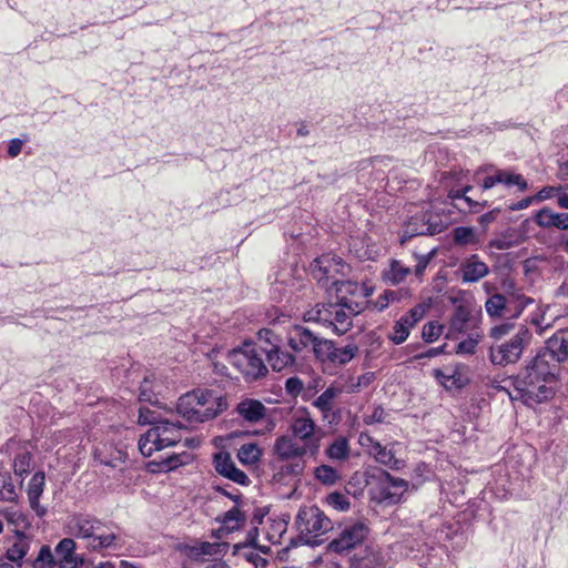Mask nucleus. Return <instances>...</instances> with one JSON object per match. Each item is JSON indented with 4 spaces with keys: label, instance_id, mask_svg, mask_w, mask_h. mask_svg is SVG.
<instances>
[{
    "label": "nucleus",
    "instance_id": "6e6d98bb",
    "mask_svg": "<svg viewBox=\"0 0 568 568\" xmlns=\"http://www.w3.org/2000/svg\"><path fill=\"white\" fill-rule=\"evenodd\" d=\"M305 468V463L303 460H296L293 463H288L282 467V473L290 474L294 477H298L303 474Z\"/></svg>",
    "mask_w": 568,
    "mask_h": 568
},
{
    "label": "nucleus",
    "instance_id": "3c124183",
    "mask_svg": "<svg viewBox=\"0 0 568 568\" xmlns=\"http://www.w3.org/2000/svg\"><path fill=\"white\" fill-rule=\"evenodd\" d=\"M478 344L477 337H468L462 342H459L456 346L457 354H474L476 346Z\"/></svg>",
    "mask_w": 568,
    "mask_h": 568
},
{
    "label": "nucleus",
    "instance_id": "cd10ccee",
    "mask_svg": "<svg viewBox=\"0 0 568 568\" xmlns=\"http://www.w3.org/2000/svg\"><path fill=\"white\" fill-rule=\"evenodd\" d=\"M234 555L239 559H243L252 565L253 568H265L268 562L267 559L262 557L258 550L250 544L235 545Z\"/></svg>",
    "mask_w": 568,
    "mask_h": 568
},
{
    "label": "nucleus",
    "instance_id": "6ab92c4d",
    "mask_svg": "<svg viewBox=\"0 0 568 568\" xmlns=\"http://www.w3.org/2000/svg\"><path fill=\"white\" fill-rule=\"evenodd\" d=\"M331 260L326 256L316 258L313 265L312 274L314 278H316L320 283L323 282V285H332L336 286L337 292H348L354 293L357 290V284L349 281H338L335 280L331 274L329 270Z\"/></svg>",
    "mask_w": 568,
    "mask_h": 568
},
{
    "label": "nucleus",
    "instance_id": "f03ea898",
    "mask_svg": "<svg viewBox=\"0 0 568 568\" xmlns=\"http://www.w3.org/2000/svg\"><path fill=\"white\" fill-rule=\"evenodd\" d=\"M364 311L363 303L342 297L337 303L317 304L304 314L306 322L320 323L343 335L353 326V317Z\"/></svg>",
    "mask_w": 568,
    "mask_h": 568
},
{
    "label": "nucleus",
    "instance_id": "c85d7f7f",
    "mask_svg": "<svg viewBox=\"0 0 568 568\" xmlns=\"http://www.w3.org/2000/svg\"><path fill=\"white\" fill-rule=\"evenodd\" d=\"M326 457L332 462H345L349 458V442L344 436L336 437L325 449Z\"/></svg>",
    "mask_w": 568,
    "mask_h": 568
},
{
    "label": "nucleus",
    "instance_id": "ea45409f",
    "mask_svg": "<svg viewBox=\"0 0 568 568\" xmlns=\"http://www.w3.org/2000/svg\"><path fill=\"white\" fill-rule=\"evenodd\" d=\"M410 270L404 266L400 262L393 261L390 264V268L386 273V278L393 284H399L406 278Z\"/></svg>",
    "mask_w": 568,
    "mask_h": 568
},
{
    "label": "nucleus",
    "instance_id": "0e129e2a",
    "mask_svg": "<svg viewBox=\"0 0 568 568\" xmlns=\"http://www.w3.org/2000/svg\"><path fill=\"white\" fill-rule=\"evenodd\" d=\"M489 247L504 251L508 250L511 246V243L506 239H493L489 241Z\"/></svg>",
    "mask_w": 568,
    "mask_h": 568
},
{
    "label": "nucleus",
    "instance_id": "0eeeda50",
    "mask_svg": "<svg viewBox=\"0 0 568 568\" xmlns=\"http://www.w3.org/2000/svg\"><path fill=\"white\" fill-rule=\"evenodd\" d=\"M68 528L74 537L87 539L88 546L93 550L111 548L118 538L114 532H105V525L90 515H74L69 520Z\"/></svg>",
    "mask_w": 568,
    "mask_h": 568
},
{
    "label": "nucleus",
    "instance_id": "de8ad7c7",
    "mask_svg": "<svg viewBox=\"0 0 568 568\" xmlns=\"http://www.w3.org/2000/svg\"><path fill=\"white\" fill-rule=\"evenodd\" d=\"M272 532H268V539L273 542H280L282 535L286 531L287 521L284 519L273 520Z\"/></svg>",
    "mask_w": 568,
    "mask_h": 568
},
{
    "label": "nucleus",
    "instance_id": "9b49d317",
    "mask_svg": "<svg viewBox=\"0 0 568 568\" xmlns=\"http://www.w3.org/2000/svg\"><path fill=\"white\" fill-rule=\"evenodd\" d=\"M324 339L320 334L301 324L291 326L286 333L287 345L293 352L313 353L315 357H317Z\"/></svg>",
    "mask_w": 568,
    "mask_h": 568
},
{
    "label": "nucleus",
    "instance_id": "052dcab7",
    "mask_svg": "<svg viewBox=\"0 0 568 568\" xmlns=\"http://www.w3.org/2000/svg\"><path fill=\"white\" fill-rule=\"evenodd\" d=\"M24 141L21 139H12L8 145V154L10 158H16L21 152Z\"/></svg>",
    "mask_w": 568,
    "mask_h": 568
},
{
    "label": "nucleus",
    "instance_id": "393cba45",
    "mask_svg": "<svg viewBox=\"0 0 568 568\" xmlns=\"http://www.w3.org/2000/svg\"><path fill=\"white\" fill-rule=\"evenodd\" d=\"M473 190V186L471 185H466L462 189H452L449 192H448V197L452 199L453 201H459L462 202L464 205L462 204H455V206L458 209V210H465L467 209L469 212H473V213H478L480 212L485 206L488 205L487 201H483V202H479V201H475L473 200L471 197H469L467 195V193L469 191Z\"/></svg>",
    "mask_w": 568,
    "mask_h": 568
},
{
    "label": "nucleus",
    "instance_id": "bf43d9fd",
    "mask_svg": "<svg viewBox=\"0 0 568 568\" xmlns=\"http://www.w3.org/2000/svg\"><path fill=\"white\" fill-rule=\"evenodd\" d=\"M214 489L224 495L225 497L230 498L231 500H233L236 505L241 501L242 495L237 489H233L230 491L220 485L214 486Z\"/></svg>",
    "mask_w": 568,
    "mask_h": 568
},
{
    "label": "nucleus",
    "instance_id": "bb28decb",
    "mask_svg": "<svg viewBox=\"0 0 568 568\" xmlns=\"http://www.w3.org/2000/svg\"><path fill=\"white\" fill-rule=\"evenodd\" d=\"M264 356L273 371L282 372L283 369L293 366L295 363V357L291 353L281 348V346L276 348H264Z\"/></svg>",
    "mask_w": 568,
    "mask_h": 568
},
{
    "label": "nucleus",
    "instance_id": "412c9836",
    "mask_svg": "<svg viewBox=\"0 0 568 568\" xmlns=\"http://www.w3.org/2000/svg\"><path fill=\"white\" fill-rule=\"evenodd\" d=\"M535 222L544 229L556 227L561 231L568 230V212L557 213L549 207H542L535 215Z\"/></svg>",
    "mask_w": 568,
    "mask_h": 568
},
{
    "label": "nucleus",
    "instance_id": "ddd939ff",
    "mask_svg": "<svg viewBox=\"0 0 568 568\" xmlns=\"http://www.w3.org/2000/svg\"><path fill=\"white\" fill-rule=\"evenodd\" d=\"M359 352L356 344L351 343L344 347H336L335 343L325 338L317 355V359L323 363H329L335 366L348 364Z\"/></svg>",
    "mask_w": 568,
    "mask_h": 568
},
{
    "label": "nucleus",
    "instance_id": "4d7b16f0",
    "mask_svg": "<svg viewBox=\"0 0 568 568\" xmlns=\"http://www.w3.org/2000/svg\"><path fill=\"white\" fill-rule=\"evenodd\" d=\"M54 562L53 555L49 546H42L38 552V564L41 567H49Z\"/></svg>",
    "mask_w": 568,
    "mask_h": 568
},
{
    "label": "nucleus",
    "instance_id": "7c9ffc66",
    "mask_svg": "<svg viewBox=\"0 0 568 568\" xmlns=\"http://www.w3.org/2000/svg\"><path fill=\"white\" fill-rule=\"evenodd\" d=\"M342 393H344V387L331 385L316 399H314L313 406L325 415L332 412L334 399Z\"/></svg>",
    "mask_w": 568,
    "mask_h": 568
},
{
    "label": "nucleus",
    "instance_id": "37998d69",
    "mask_svg": "<svg viewBox=\"0 0 568 568\" xmlns=\"http://www.w3.org/2000/svg\"><path fill=\"white\" fill-rule=\"evenodd\" d=\"M406 227L407 233L413 234L414 236L433 234L430 226L425 223L424 216L413 217L407 223Z\"/></svg>",
    "mask_w": 568,
    "mask_h": 568
},
{
    "label": "nucleus",
    "instance_id": "a18cd8bd",
    "mask_svg": "<svg viewBox=\"0 0 568 568\" xmlns=\"http://www.w3.org/2000/svg\"><path fill=\"white\" fill-rule=\"evenodd\" d=\"M443 333V326L435 322H428L423 326L422 337L425 342L432 343L436 341Z\"/></svg>",
    "mask_w": 568,
    "mask_h": 568
},
{
    "label": "nucleus",
    "instance_id": "7ed1b4c3",
    "mask_svg": "<svg viewBox=\"0 0 568 568\" xmlns=\"http://www.w3.org/2000/svg\"><path fill=\"white\" fill-rule=\"evenodd\" d=\"M227 407L226 400L213 390L195 389L182 395L176 410L189 423H204L215 418Z\"/></svg>",
    "mask_w": 568,
    "mask_h": 568
},
{
    "label": "nucleus",
    "instance_id": "5fc2aeb1",
    "mask_svg": "<svg viewBox=\"0 0 568 568\" xmlns=\"http://www.w3.org/2000/svg\"><path fill=\"white\" fill-rule=\"evenodd\" d=\"M14 486L4 477L0 478V499L12 500L14 499Z\"/></svg>",
    "mask_w": 568,
    "mask_h": 568
},
{
    "label": "nucleus",
    "instance_id": "c03bdc74",
    "mask_svg": "<svg viewBox=\"0 0 568 568\" xmlns=\"http://www.w3.org/2000/svg\"><path fill=\"white\" fill-rule=\"evenodd\" d=\"M139 399L146 403H155L156 396L153 388V381L145 377L140 386Z\"/></svg>",
    "mask_w": 568,
    "mask_h": 568
},
{
    "label": "nucleus",
    "instance_id": "4c0bfd02",
    "mask_svg": "<svg viewBox=\"0 0 568 568\" xmlns=\"http://www.w3.org/2000/svg\"><path fill=\"white\" fill-rule=\"evenodd\" d=\"M375 379V374L372 372L365 373L356 378H349L344 387V392L352 394L367 387Z\"/></svg>",
    "mask_w": 568,
    "mask_h": 568
},
{
    "label": "nucleus",
    "instance_id": "69168bd1",
    "mask_svg": "<svg viewBox=\"0 0 568 568\" xmlns=\"http://www.w3.org/2000/svg\"><path fill=\"white\" fill-rule=\"evenodd\" d=\"M182 465V460L179 455H172L163 460V468L171 470Z\"/></svg>",
    "mask_w": 568,
    "mask_h": 568
},
{
    "label": "nucleus",
    "instance_id": "e433bc0d",
    "mask_svg": "<svg viewBox=\"0 0 568 568\" xmlns=\"http://www.w3.org/2000/svg\"><path fill=\"white\" fill-rule=\"evenodd\" d=\"M469 320L470 312L464 306H458L452 316L450 327L454 332H465Z\"/></svg>",
    "mask_w": 568,
    "mask_h": 568
},
{
    "label": "nucleus",
    "instance_id": "473e14b6",
    "mask_svg": "<svg viewBox=\"0 0 568 568\" xmlns=\"http://www.w3.org/2000/svg\"><path fill=\"white\" fill-rule=\"evenodd\" d=\"M74 549L75 542L71 538H64L58 544L55 554L61 558L60 568H74Z\"/></svg>",
    "mask_w": 568,
    "mask_h": 568
},
{
    "label": "nucleus",
    "instance_id": "2eb2a0df",
    "mask_svg": "<svg viewBox=\"0 0 568 568\" xmlns=\"http://www.w3.org/2000/svg\"><path fill=\"white\" fill-rule=\"evenodd\" d=\"M291 430L294 437L301 439L303 445H315V455L320 449V436H316V425L308 413L295 415L291 423Z\"/></svg>",
    "mask_w": 568,
    "mask_h": 568
},
{
    "label": "nucleus",
    "instance_id": "6e6552de",
    "mask_svg": "<svg viewBox=\"0 0 568 568\" xmlns=\"http://www.w3.org/2000/svg\"><path fill=\"white\" fill-rule=\"evenodd\" d=\"M295 526L298 539L310 546L322 544L321 536L333 529L332 520L317 507H302L296 516Z\"/></svg>",
    "mask_w": 568,
    "mask_h": 568
},
{
    "label": "nucleus",
    "instance_id": "a878e982",
    "mask_svg": "<svg viewBox=\"0 0 568 568\" xmlns=\"http://www.w3.org/2000/svg\"><path fill=\"white\" fill-rule=\"evenodd\" d=\"M387 485L382 490V499L389 504H396L400 500L403 494L408 488V481L402 478L393 477L385 473Z\"/></svg>",
    "mask_w": 568,
    "mask_h": 568
},
{
    "label": "nucleus",
    "instance_id": "09e8293b",
    "mask_svg": "<svg viewBox=\"0 0 568 568\" xmlns=\"http://www.w3.org/2000/svg\"><path fill=\"white\" fill-rule=\"evenodd\" d=\"M30 460H31V455L30 454H23V455H20L16 460H14V473L16 475H19V476H23V475H27L30 473Z\"/></svg>",
    "mask_w": 568,
    "mask_h": 568
},
{
    "label": "nucleus",
    "instance_id": "13d9d810",
    "mask_svg": "<svg viewBox=\"0 0 568 568\" xmlns=\"http://www.w3.org/2000/svg\"><path fill=\"white\" fill-rule=\"evenodd\" d=\"M285 388L287 393L297 395L303 389V383L298 377H290L286 379Z\"/></svg>",
    "mask_w": 568,
    "mask_h": 568
},
{
    "label": "nucleus",
    "instance_id": "aec40b11",
    "mask_svg": "<svg viewBox=\"0 0 568 568\" xmlns=\"http://www.w3.org/2000/svg\"><path fill=\"white\" fill-rule=\"evenodd\" d=\"M496 184H504L507 187L517 186L519 191H526L528 183L521 174L508 170H495L494 174L486 176L479 183L483 191L493 189Z\"/></svg>",
    "mask_w": 568,
    "mask_h": 568
},
{
    "label": "nucleus",
    "instance_id": "a19ab883",
    "mask_svg": "<svg viewBox=\"0 0 568 568\" xmlns=\"http://www.w3.org/2000/svg\"><path fill=\"white\" fill-rule=\"evenodd\" d=\"M404 294H406V292H404L402 290H399V291L387 290L376 298L375 308L378 310L379 312L384 311L390 303L398 302Z\"/></svg>",
    "mask_w": 568,
    "mask_h": 568
},
{
    "label": "nucleus",
    "instance_id": "a211bd4d",
    "mask_svg": "<svg viewBox=\"0 0 568 568\" xmlns=\"http://www.w3.org/2000/svg\"><path fill=\"white\" fill-rule=\"evenodd\" d=\"M215 470L223 477L242 486H248L251 480L247 475L239 469L227 452H219L213 457Z\"/></svg>",
    "mask_w": 568,
    "mask_h": 568
},
{
    "label": "nucleus",
    "instance_id": "f257e3e1",
    "mask_svg": "<svg viewBox=\"0 0 568 568\" xmlns=\"http://www.w3.org/2000/svg\"><path fill=\"white\" fill-rule=\"evenodd\" d=\"M558 373L536 357L526 365L515 377V399H520L525 405L532 406L550 399L554 395V384Z\"/></svg>",
    "mask_w": 568,
    "mask_h": 568
},
{
    "label": "nucleus",
    "instance_id": "9d476101",
    "mask_svg": "<svg viewBox=\"0 0 568 568\" xmlns=\"http://www.w3.org/2000/svg\"><path fill=\"white\" fill-rule=\"evenodd\" d=\"M368 527L362 521L339 527L336 536L328 542L327 550L337 555L348 554L361 546L368 535Z\"/></svg>",
    "mask_w": 568,
    "mask_h": 568
},
{
    "label": "nucleus",
    "instance_id": "1a4fd4ad",
    "mask_svg": "<svg viewBox=\"0 0 568 568\" xmlns=\"http://www.w3.org/2000/svg\"><path fill=\"white\" fill-rule=\"evenodd\" d=\"M530 339L531 333L525 325H521L509 341L496 343L489 347L490 362L497 366L517 363Z\"/></svg>",
    "mask_w": 568,
    "mask_h": 568
},
{
    "label": "nucleus",
    "instance_id": "603ef678",
    "mask_svg": "<svg viewBox=\"0 0 568 568\" xmlns=\"http://www.w3.org/2000/svg\"><path fill=\"white\" fill-rule=\"evenodd\" d=\"M27 554V547L23 542H16L12 547H10L7 551V558L10 561H19Z\"/></svg>",
    "mask_w": 568,
    "mask_h": 568
},
{
    "label": "nucleus",
    "instance_id": "dca6fc26",
    "mask_svg": "<svg viewBox=\"0 0 568 568\" xmlns=\"http://www.w3.org/2000/svg\"><path fill=\"white\" fill-rule=\"evenodd\" d=\"M361 444L366 446L368 453L375 458V460L390 469L398 470L404 467V460L396 458L392 449L383 446L379 442L375 440L368 435H361Z\"/></svg>",
    "mask_w": 568,
    "mask_h": 568
},
{
    "label": "nucleus",
    "instance_id": "774afa93",
    "mask_svg": "<svg viewBox=\"0 0 568 568\" xmlns=\"http://www.w3.org/2000/svg\"><path fill=\"white\" fill-rule=\"evenodd\" d=\"M496 219L495 211L487 212L478 217V223L483 227H487Z\"/></svg>",
    "mask_w": 568,
    "mask_h": 568
},
{
    "label": "nucleus",
    "instance_id": "4468645a",
    "mask_svg": "<svg viewBox=\"0 0 568 568\" xmlns=\"http://www.w3.org/2000/svg\"><path fill=\"white\" fill-rule=\"evenodd\" d=\"M426 310L423 305H416L407 314L394 323L392 333L388 335L395 345L403 344L409 336L410 329L425 316Z\"/></svg>",
    "mask_w": 568,
    "mask_h": 568
},
{
    "label": "nucleus",
    "instance_id": "72a5a7b5",
    "mask_svg": "<svg viewBox=\"0 0 568 568\" xmlns=\"http://www.w3.org/2000/svg\"><path fill=\"white\" fill-rule=\"evenodd\" d=\"M453 240L456 245L477 246L480 242L479 236L473 227L457 226L453 230Z\"/></svg>",
    "mask_w": 568,
    "mask_h": 568
},
{
    "label": "nucleus",
    "instance_id": "2f4dec72",
    "mask_svg": "<svg viewBox=\"0 0 568 568\" xmlns=\"http://www.w3.org/2000/svg\"><path fill=\"white\" fill-rule=\"evenodd\" d=\"M313 475L314 478L324 486H334L342 479L339 471L326 464L315 467Z\"/></svg>",
    "mask_w": 568,
    "mask_h": 568
},
{
    "label": "nucleus",
    "instance_id": "49530a36",
    "mask_svg": "<svg viewBox=\"0 0 568 568\" xmlns=\"http://www.w3.org/2000/svg\"><path fill=\"white\" fill-rule=\"evenodd\" d=\"M514 329V323L510 320L500 324L494 325L489 329V336L496 341H499L504 336L508 335Z\"/></svg>",
    "mask_w": 568,
    "mask_h": 568
},
{
    "label": "nucleus",
    "instance_id": "20e7f679",
    "mask_svg": "<svg viewBox=\"0 0 568 568\" xmlns=\"http://www.w3.org/2000/svg\"><path fill=\"white\" fill-rule=\"evenodd\" d=\"M139 422L151 427L140 436L138 447L141 454L150 457L153 453L175 446L182 439L183 425L169 419L150 420L144 410L140 409Z\"/></svg>",
    "mask_w": 568,
    "mask_h": 568
},
{
    "label": "nucleus",
    "instance_id": "423d86ee",
    "mask_svg": "<svg viewBox=\"0 0 568 568\" xmlns=\"http://www.w3.org/2000/svg\"><path fill=\"white\" fill-rule=\"evenodd\" d=\"M227 359L246 382L258 381L268 373L264 361V348L253 342H245L241 347L232 349Z\"/></svg>",
    "mask_w": 568,
    "mask_h": 568
},
{
    "label": "nucleus",
    "instance_id": "f704fd0d",
    "mask_svg": "<svg viewBox=\"0 0 568 568\" xmlns=\"http://www.w3.org/2000/svg\"><path fill=\"white\" fill-rule=\"evenodd\" d=\"M261 455V449L256 444H244L237 450V458L244 465L256 464Z\"/></svg>",
    "mask_w": 568,
    "mask_h": 568
},
{
    "label": "nucleus",
    "instance_id": "b1692460",
    "mask_svg": "<svg viewBox=\"0 0 568 568\" xmlns=\"http://www.w3.org/2000/svg\"><path fill=\"white\" fill-rule=\"evenodd\" d=\"M236 412L246 422L257 423L265 417L266 407L257 399L245 398L237 404Z\"/></svg>",
    "mask_w": 568,
    "mask_h": 568
},
{
    "label": "nucleus",
    "instance_id": "e2e57ef3",
    "mask_svg": "<svg viewBox=\"0 0 568 568\" xmlns=\"http://www.w3.org/2000/svg\"><path fill=\"white\" fill-rule=\"evenodd\" d=\"M126 456L122 452H118L116 456L111 459H101V463L110 466V467H118L120 464L125 463Z\"/></svg>",
    "mask_w": 568,
    "mask_h": 568
},
{
    "label": "nucleus",
    "instance_id": "4be33fe9",
    "mask_svg": "<svg viewBox=\"0 0 568 568\" xmlns=\"http://www.w3.org/2000/svg\"><path fill=\"white\" fill-rule=\"evenodd\" d=\"M460 272L463 282L475 283L484 278L489 273V268L485 262L479 260L478 255H471L462 264Z\"/></svg>",
    "mask_w": 568,
    "mask_h": 568
},
{
    "label": "nucleus",
    "instance_id": "39448f33",
    "mask_svg": "<svg viewBox=\"0 0 568 568\" xmlns=\"http://www.w3.org/2000/svg\"><path fill=\"white\" fill-rule=\"evenodd\" d=\"M504 292L491 294L485 302L486 313L493 318L514 320L535 304V300L525 295L513 282L504 283Z\"/></svg>",
    "mask_w": 568,
    "mask_h": 568
},
{
    "label": "nucleus",
    "instance_id": "c9c22d12",
    "mask_svg": "<svg viewBox=\"0 0 568 568\" xmlns=\"http://www.w3.org/2000/svg\"><path fill=\"white\" fill-rule=\"evenodd\" d=\"M435 377L447 389L462 388L465 385L464 377L457 372L446 374L437 369L435 371Z\"/></svg>",
    "mask_w": 568,
    "mask_h": 568
},
{
    "label": "nucleus",
    "instance_id": "79ce46f5",
    "mask_svg": "<svg viewBox=\"0 0 568 568\" xmlns=\"http://www.w3.org/2000/svg\"><path fill=\"white\" fill-rule=\"evenodd\" d=\"M326 504L338 511H345L351 506L348 497L339 491L328 494L326 497Z\"/></svg>",
    "mask_w": 568,
    "mask_h": 568
},
{
    "label": "nucleus",
    "instance_id": "c756f323",
    "mask_svg": "<svg viewBox=\"0 0 568 568\" xmlns=\"http://www.w3.org/2000/svg\"><path fill=\"white\" fill-rule=\"evenodd\" d=\"M217 520L222 524L223 529L227 530L229 532H233L240 530L244 526L246 516L237 506H234L222 516H220Z\"/></svg>",
    "mask_w": 568,
    "mask_h": 568
},
{
    "label": "nucleus",
    "instance_id": "5701e85b",
    "mask_svg": "<svg viewBox=\"0 0 568 568\" xmlns=\"http://www.w3.org/2000/svg\"><path fill=\"white\" fill-rule=\"evenodd\" d=\"M227 550V542L200 541L190 548L189 555L195 560H205L206 557L223 556Z\"/></svg>",
    "mask_w": 568,
    "mask_h": 568
},
{
    "label": "nucleus",
    "instance_id": "680f3d73",
    "mask_svg": "<svg viewBox=\"0 0 568 568\" xmlns=\"http://www.w3.org/2000/svg\"><path fill=\"white\" fill-rule=\"evenodd\" d=\"M534 202H536L535 199H534V195L532 196H528V197L521 199L518 202H515V203L510 204L509 209L511 211H521V210H525L528 206H530Z\"/></svg>",
    "mask_w": 568,
    "mask_h": 568
},
{
    "label": "nucleus",
    "instance_id": "864d4df0",
    "mask_svg": "<svg viewBox=\"0 0 568 568\" xmlns=\"http://www.w3.org/2000/svg\"><path fill=\"white\" fill-rule=\"evenodd\" d=\"M385 410L381 406H376L371 414L364 416L363 420L366 425L385 422Z\"/></svg>",
    "mask_w": 568,
    "mask_h": 568
},
{
    "label": "nucleus",
    "instance_id": "58836bf2",
    "mask_svg": "<svg viewBox=\"0 0 568 568\" xmlns=\"http://www.w3.org/2000/svg\"><path fill=\"white\" fill-rule=\"evenodd\" d=\"M281 337L270 328H262L257 333V346L263 348H276L281 346Z\"/></svg>",
    "mask_w": 568,
    "mask_h": 568
},
{
    "label": "nucleus",
    "instance_id": "8fccbe9b",
    "mask_svg": "<svg viewBox=\"0 0 568 568\" xmlns=\"http://www.w3.org/2000/svg\"><path fill=\"white\" fill-rule=\"evenodd\" d=\"M564 189L562 185L554 186L548 185L544 186L541 190H539L535 195L534 199L536 202H542L545 200L551 199L555 195H557L561 190Z\"/></svg>",
    "mask_w": 568,
    "mask_h": 568
},
{
    "label": "nucleus",
    "instance_id": "f3484780",
    "mask_svg": "<svg viewBox=\"0 0 568 568\" xmlns=\"http://www.w3.org/2000/svg\"><path fill=\"white\" fill-rule=\"evenodd\" d=\"M273 450L278 459L290 460L307 454L314 456L315 445H300L292 437L280 436L274 443Z\"/></svg>",
    "mask_w": 568,
    "mask_h": 568
},
{
    "label": "nucleus",
    "instance_id": "338daca9",
    "mask_svg": "<svg viewBox=\"0 0 568 568\" xmlns=\"http://www.w3.org/2000/svg\"><path fill=\"white\" fill-rule=\"evenodd\" d=\"M36 474H33L29 480V490H28V497L29 503L32 508H36Z\"/></svg>",
    "mask_w": 568,
    "mask_h": 568
},
{
    "label": "nucleus",
    "instance_id": "f8f14e48",
    "mask_svg": "<svg viewBox=\"0 0 568 568\" xmlns=\"http://www.w3.org/2000/svg\"><path fill=\"white\" fill-rule=\"evenodd\" d=\"M535 357L559 373V364L568 358V331L554 334Z\"/></svg>",
    "mask_w": 568,
    "mask_h": 568
}]
</instances>
